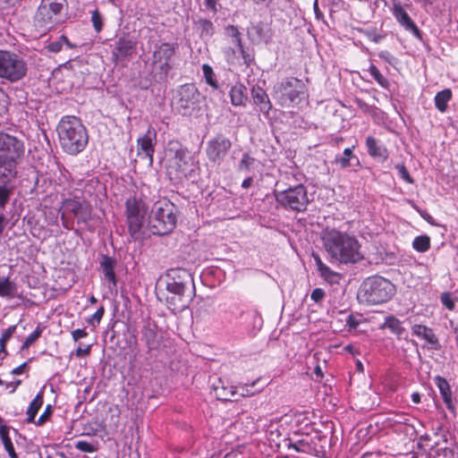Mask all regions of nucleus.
Masks as SVG:
<instances>
[{
    "instance_id": "nucleus-29",
    "label": "nucleus",
    "mask_w": 458,
    "mask_h": 458,
    "mask_svg": "<svg viewBox=\"0 0 458 458\" xmlns=\"http://www.w3.org/2000/svg\"><path fill=\"white\" fill-rule=\"evenodd\" d=\"M141 339L144 341L146 346L148 349V352L157 350L160 344V342L157 338L156 327L149 323L143 326L141 329Z\"/></svg>"
},
{
    "instance_id": "nucleus-7",
    "label": "nucleus",
    "mask_w": 458,
    "mask_h": 458,
    "mask_svg": "<svg viewBox=\"0 0 458 458\" xmlns=\"http://www.w3.org/2000/svg\"><path fill=\"white\" fill-rule=\"evenodd\" d=\"M324 437L313 425L306 424L284 439V445L298 453L313 454L318 453L319 443Z\"/></svg>"
},
{
    "instance_id": "nucleus-37",
    "label": "nucleus",
    "mask_w": 458,
    "mask_h": 458,
    "mask_svg": "<svg viewBox=\"0 0 458 458\" xmlns=\"http://www.w3.org/2000/svg\"><path fill=\"white\" fill-rule=\"evenodd\" d=\"M202 72L206 83L213 89H218L219 84L213 68L209 64H204L202 65Z\"/></svg>"
},
{
    "instance_id": "nucleus-2",
    "label": "nucleus",
    "mask_w": 458,
    "mask_h": 458,
    "mask_svg": "<svg viewBox=\"0 0 458 458\" xmlns=\"http://www.w3.org/2000/svg\"><path fill=\"white\" fill-rule=\"evenodd\" d=\"M166 277L167 308L174 313L181 312L188 308L195 295L191 276L185 269L176 268L169 270Z\"/></svg>"
},
{
    "instance_id": "nucleus-13",
    "label": "nucleus",
    "mask_w": 458,
    "mask_h": 458,
    "mask_svg": "<svg viewBox=\"0 0 458 458\" xmlns=\"http://www.w3.org/2000/svg\"><path fill=\"white\" fill-rule=\"evenodd\" d=\"M24 154V144L10 134L0 132V158L20 163Z\"/></svg>"
},
{
    "instance_id": "nucleus-59",
    "label": "nucleus",
    "mask_w": 458,
    "mask_h": 458,
    "mask_svg": "<svg viewBox=\"0 0 458 458\" xmlns=\"http://www.w3.org/2000/svg\"><path fill=\"white\" fill-rule=\"evenodd\" d=\"M90 348L91 346L90 345H88L87 347L85 348H82L81 346H79L77 349H76V356L77 357H84L88 354H89L90 352Z\"/></svg>"
},
{
    "instance_id": "nucleus-34",
    "label": "nucleus",
    "mask_w": 458,
    "mask_h": 458,
    "mask_svg": "<svg viewBox=\"0 0 458 458\" xmlns=\"http://www.w3.org/2000/svg\"><path fill=\"white\" fill-rule=\"evenodd\" d=\"M352 148L353 147L347 148L344 150L342 156L335 157V164L339 165L342 168H346L354 165V164H352V161H355V165H359V159L356 156L353 155Z\"/></svg>"
},
{
    "instance_id": "nucleus-52",
    "label": "nucleus",
    "mask_w": 458,
    "mask_h": 458,
    "mask_svg": "<svg viewBox=\"0 0 458 458\" xmlns=\"http://www.w3.org/2000/svg\"><path fill=\"white\" fill-rule=\"evenodd\" d=\"M3 444L9 456L11 458H17V454L15 453L14 446L13 445L11 438L4 439Z\"/></svg>"
},
{
    "instance_id": "nucleus-60",
    "label": "nucleus",
    "mask_w": 458,
    "mask_h": 458,
    "mask_svg": "<svg viewBox=\"0 0 458 458\" xmlns=\"http://www.w3.org/2000/svg\"><path fill=\"white\" fill-rule=\"evenodd\" d=\"M0 437L2 439V441H4V439H8L10 438L9 437V428L5 425H1L0 426Z\"/></svg>"
},
{
    "instance_id": "nucleus-5",
    "label": "nucleus",
    "mask_w": 458,
    "mask_h": 458,
    "mask_svg": "<svg viewBox=\"0 0 458 458\" xmlns=\"http://www.w3.org/2000/svg\"><path fill=\"white\" fill-rule=\"evenodd\" d=\"M177 223V208L166 199L154 203L148 216V228L153 234H167Z\"/></svg>"
},
{
    "instance_id": "nucleus-15",
    "label": "nucleus",
    "mask_w": 458,
    "mask_h": 458,
    "mask_svg": "<svg viewBox=\"0 0 458 458\" xmlns=\"http://www.w3.org/2000/svg\"><path fill=\"white\" fill-rule=\"evenodd\" d=\"M199 97V93L193 84L182 85L175 97L176 107L186 114L195 108Z\"/></svg>"
},
{
    "instance_id": "nucleus-36",
    "label": "nucleus",
    "mask_w": 458,
    "mask_h": 458,
    "mask_svg": "<svg viewBox=\"0 0 458 458\" xmlns=\"http://www.w3.org/2000/svg\"><path fill=\"white\" fill-rule=\"evenodd\" d=\"M452 98V91L449 89H445L438 93L435 97V106L440 112H445L447 108V103Z\"/></svg>"
},
{
    "instance_id": "nucleus-33",
    "label": "nucleus",
    "mask_w": 458,
    "mask_h": 458,
    "mask_svg": "<svg viewBox=\"0 0 458 458\" xmlns=\"http://www.w3.org/2000/svg\"><path fill=\"white\" fill-rule=\"evenodd\" d=\"M44 390H40L35 398L30 402L27 410V422L31 423L35 421L36 415L43 404Z\"/></svg>"
},
{
    "instance_id": "nucleus-48",
    "label": "nucleus",
    "mask_w": 458,
    "mask_h": 458,
    "mask_svg": "<svg viewBox=\"0 0 458 458\" xmlns=\"http://www.w3.org/2000/svg\"><path fill=\"white\" fill-rule=\"evenodd\" d=\"M75 447L84 453H94L97 451V447L84 440H80L75 443Z\"/></svg>"
},
{
    "instance_id": "nucleus-31",
    "label": "nucleus",
    "mask_w": 458,
    "mask_h": 458,
    "mask_svg": "<svg viewBox=\"0 0 458 458\" xmlns=\"http://www.w3.org/2000/svg\"><path fill=\"white\" fill-rule=\"evenodd\" d=\"M17 295V285L8 276H0V297L13 299Z\"/></svg>"
},
{
    "instance_id": "nucleus-26",
    "label": "nucleus",
    "mask_w": 458,
    "mask_h": 458,
    "mask_svg": "<svg viewBox=\"0 0 458 458\" xmlns=\"http://www.w3.org/2000/svg\"><path fill=\"white\" fill-rule=\"evenodd\" d=\"M412 335L426 341L431 348L437 350L439 348V342L430 327L424 325L416 324L411 327Z\"/></svg>"
},
{
    "instance_id": "nucleus-24",
    "label": "nucleus",
    "mask_w": 458,
    "mask_h": 458,
    "mask_svg": "<svg viewBox=\"0 0 458 458\" xmlns=\"http://www.w3.org/2000/svg\"><path fill=\"white\" fill-rule=\"evenodd\" d=\"M366 147L371 157L378 158L381 161H386L388 158L389 153L387 148L376 138L368 136L366 138Z\"/></svg>"
},
{
    "instance_id": "nucleus-46",
    "label": "nucleus",
    "mask_w": 458,
    "mask_h": 458,
    "mask_svg": "<svg viewBox=\"0 0 458 458\" xmlns=\"http://www.w3.org/2000/svg\"><path fill=\"white\" fill-rule=\"evenodd\" d=\"M104 307L101 306L91 317L87 318V323L92 327L98 325L104 316Z\"/></svg>"
},
{
    "instance_id": "nucleus-21",
    "label": "nucleus",
    "mask_w": 458,
    "mask_h": 458,
    "mask_svg": "<svg viewBox=\"0 0 458 458\" xmlns=\"http://www.w3.org/2000/svg\"><path fill=\"white\" fill-rule=\"evenodd\" d=\"M213 391L218 400L228 402L235 399V386L231 385L225 378H217L213 383Z\"/></svg>"
},
{
    "instance_id": "nucleus-6",
    "label": "nucleus",
    "mask_w": 458,
    "mask_h": 458,
    "mask_svg": "<svg viewBox=\"0 0 458 458\" xmlns=\"http://www.w3.org/2000/svg\"><path fill=\"white\" fill-rule=\"evenodd\" d=\"M394 292V285L389 280L382 276H371L360 285L358 299L360 302L376 305L389 301Z\"/></svg>"
},
{
    "instance_id": "nucleus-38",
    "label": "nucleus",
    "mask_w": 458,
    "mask_h": 458,
    "mask_svg": "<svg viewBox=\"0 0 458 458\" xmlns=\"http://www.w3.org/2000/svg\"><path fill=\"white\" fill-rule=\"evenodd\" d=\"M13 190L14 186L13 184H0V211L6 208Z\"/></svg>"
},
{
    "instance_id": "nucleus-30",
    "label": "nucleus",
    "mask_w": 458,
    "mask_h": 458,
    "mask_svg": "<svg viewBox=\"0 0 458 458\" xmlns=\"http://www.w3.org/2000/svg\"><path fill=\"white\" fill-rule=\"evenodd\" d=\"M381 329H388L392 334L395 335L398 338H402L405 332L402 322L393 315L385 318L384 323L380 326Z\"/></svg>"
},
{
    "instance_id": "nucleus-49",
    "label": "nucleus",
    "mask_w": 458,
    "mask_h": 458,
    "mask_svg": "<svg viewBox=\"0 0 458 458\" xmlns=\"http://www.w3.org/2000/svg\"><path fill=\"white\" fill-rule=\"evenodd\" d=\"M52 412H53L52 406L50 404H48L46 407L44 412L39 416L38 420L35 421V424L37 426H42L49 419V417L51 416Z\"/></svg>"
},
{
    "instance_id": "nucleus-62",
    "label": "nucleus",
    "mask_w": 458,
    "mask_h": 458,
    "mask_svg": "<svg viewBox=\"0 0 458 458\" xmlns=\"http://www.w3.org/2000/svg\"><path fill=\"white\" fill-rule=\"evenodd\" d=\"M58 40L61 42V44H62V45H64H64H66L69 48H74V47H77L76 45H74V44L71 43V42L69 41V39L67 38V37H66V36H64V35H62V36L58 38Z\"/></svg>"
},
{
    "instance_id": "nucleus-61",
    "label": "nucleus",
    "mask_w": 458,
    "mask_h": 458,
    "mask_svg": "<svg viewBox=\"0 0 458 458\" xmlns=\"http://www.w3.org/2000/svg\"><path fill=\"white\" fill-rule=\"evenodd\" d=\"M28 365V361L26 362H23L22 364H21L20 366L16 367L15 369H13L12 370V374L13 375H20V374H22L25 368L27 367Z\"/></svg>"
},
{
    "instance_id": "nucleus-51",
    "label": "nucleus",
    "mask_w": 458,
    "mask_h": 458,
    "mask_svg": "<svg viewBox=\"0 0 458 458\" xmlns=\"http://www.w3.org/2000/svg\"><path fill=\"white\" fill-rule=\"evenodd\" d=\"M16 327H17L15 325H13V326H10L8 328H6L2 333V335L0 337V342L7 343L11 339L13 335L15 333Z\"/></svg>"
},
{
    "instance_id": "nucleus-27",
    "label": "nucleus",
    "mask_w": 458,
    "mask_h": 458,
    "mask_svg": "<svg viewBox=\"0 0 458 458\" xmlns=\"http://www.w3.org/2000/svg\"><path fill=\"white\" fill-rule=\"evenodd\" d=\"M193 30L205 41L209 40L215 34V26L210 20L199 18L193 21Z\"/></svg>"
},
{
    "instance_id": "nucleus-41",
    "label": "nucleus",
    "mask_w": 458,
    "mask_h": 458,
    "mask_svg": "<svg viewBox=\"0 0 458 458\" xmlns=\"http://www.w3.org/2000/svg\"><path fill=\"white\" fill-rule=\"evenodd\" d=\"M257 381H253L251 384H243V385H239V386H235V398L237 396H242V397H245V396H252L254 395L256 393H259L260 390H257V391H253L252 388L254 387V386L256 385Z\"/></svg>"
},
{
    "instance_id": "nucleus-45",
    "label": "nucleus",
    "mask_w": 458,
    "mask_h": 458,
    "mask_svg": "<svg viewBox=\"0 0 458 458\" xmlns=\"http://www.w3.org/2000/svg\"><path fill=\"white\" fill-rule=\"evenodd\" d=\"M395 169L397 170L398 172V175L400 176V178H402L403 181H405L406 182L408 183H413V179L412 177L410 175L406 166L404 165V164H397L395 165Z\"/></svg>"
},
{
    "instance_id": "nucleus-17",
    "label": "nucleus",
    "mask_w": 458,
    "mask_h": 458,
    "mask_svg": "<svg viewBox=\"0 0 458 458\" xmlns=\"http://www.w3.org/2000/svg\"><path fill=\"white\" fill-rule=\"evenodd\" d=\"M157 135L155 128L149 126L147 131L137 140V154L141 158H146L149 166H152L154 161Z\"/></svg>"
},
{
    "instance_id": "nucleus-19",
    "label": "nucleus",
    "mask_w": 458,
    "mask_h": 458,
    "mask_svg": "<svg viewBox=\"0 0 458 458\" xmlns=\"http://www.w3.org/2000/svg\"><path fill=\"white\" fill-rule=\"evenodd\" d=\"M63 208L64 212L73 214L78 223H86L90 219L91 208L86 200L78 198L68 199L63 202Z\"/></svg>"
},
{
    "instance_id": "nucleus-47",
    "label": "nucleus",
    "mask_w": 458,
    "mask_h": 458,
    "mask_svg": "<svg viewBox=\"0 0 458 458\" xmlns=\"http://www.w3.org/2000/svg\"><path fill=\"white\" fill-rule=\"evenodd\" d=\"M91 21L93 24L94 29L97 32L101 31L103 28V20L100 13L98 10H94L91 13Z\"/></svg>"
},
{
    "instance_id": "nucleus-16",
    "label": "nucleus",
    "mask_w": 458,
    "mask_h": 458,
    "mask_svg": "<svg viewBox=\"0 0 458 458\" xmlns=\"http://www.w3.org/2000/svg\"><path fill=\"white\" fill-rule=\"evenodd\" d=\"M175 53V47L169 43H163L157 47L152 55V65L154 69L159 70L165 76L172 69L170 64Z\"/></svg>"
},
{
    "instance_id": "nucleus-8",
    "label": "nucleus",
    "mask_w": 458,
    "mask_h": 458,
    "mask_svg": "<svg viewBox=\"0 0 458 458\" xmlns=\"http://www.w3.org/2000/svg\"><path fill=\"white\" fill-rule=\"evenodd\" d=\"M274 92L278 103L284 107L298 106L308 98L306 85L294 77L285 78L275 85Z\"/></svg>"
},
{
    "instance_id": "nucleus-12",
    "label": "nucleus",
    "mask_w": 458,
    "mask_h": 458,
    "mask_svg": "<svg viewBox=\"0 0 458 458\" xmlns=\"http://www.w3.org/2000/svg\"><path fill=\"white\" fill-rule=\"evenodd\" d=\"M148 208L146 203L136 198H130L125 202V215L128 229L134 240L140 238V230L148 215Z\"/></svg>"
},
{
    "instance_id": "nucleus-44",
    "label": "nucleus",
    "mask_w": 458,
    "mask_h": 458,
    "mask_svg": "<svg viewBox=\"0 0 458 458\" xmlns=\"http://www.w3.org/2000/svg\"><path fill=\"white\" fill-rule=\"evenodd\" d=\"M226 34L232 38V42L238 47H242V39L240 37V32L236 27L233 25H229L225 28Z\"/></svg>"
},
{
    "instance_id": "nucleus-20",
    "label": "nucleus",
    "mask_w": 458,
    "mask_h": 458,
    "mask_svg": "<svg viewBox=\"0 0 458 458\" xmlns=\"http://www.w3.org/2000/svg\"><path fill=\"white\" fill-rule=\"evenodd\" d=\"M392 13L396 21L407 31H410L414 37L421 38V33L418 26L411 20L408 13L403 8L400 3H394L391 8Z\"/></svg>"
},
{
    "instance_id": "nucleus-64",
    "label": "nucleus",
    "mask_w": 458,
    "mask_h": 458,
    "mask_svg": "<svg viewBox=\"0 0 458 458\" xmlns=\"http://www.w3.org/2000/svg\"><path fill=\"white\" fill-rule=\"evenodd\" d=\"M429 440V437L428 435L421 436L419 439L418 445L420 448H426L427 445L425 442Z\"/></svg>"
},
{
    "instance_id": "nucleus-14",
    "label": "nucleus",
    "mask_w": 458,
    "mask_h": 458,
    "mask_svg": "<svg viewBox=\"0 0 458 458\" xmlns=\"http://www.w3.org/2000/svg\"><path fill=\"white\" fill-rule=\"evenodd\" d=\"M231 148V140L223 134H217L207 142L205 152L209 162L220 165Z\"/></svg>"
},
{
    "instance_id": "nucleus-18",
    "label": "nucleus",
    "mask_w": 458,
    "mask_h": 458,
    "mask_svg": "<svg viewBox=\"0 0 458 458\" xmlns=\"http://www.w3.org/2000/svg\"><path fill=\"white\" fill-rule=\"evenodd\" d=\"M137 43L129 37L119 38L112 50V60L116 64H124L136 53Z\"/></svg>"
},
{
    "instance_id": "nucleus-43",
    "label": "nucleus",
    "mask_w": 458,
    "mask_h": 458,
    "mask_svg": "<svg viewBox=\"0 0 458 458\" xmlns=\"http://www.w3.org/2000/svg\"><path fill=\"white\" fill-rule=\"evenodd\" d=\"M42 332L43 327L41 325H38L36 327V329L25 339L21 349L22 351L28 349L30 345H32L35 343V341H37L40 337Z\"/></svg>"
},
{
    "instance_id": "nucleus-63",
    "label": "nucleus",
    "mask_w": 458,
    "mask_h": 458,
    "mask_svg": "<svg viewBox=\"0 0 458 458\" xmlns=\"http://www.w3.org/2000/svg\"><path fill=\"white\" fill-rule=\"evenodd\" d=\"M346 324L350 328H356L359 323L352 316H349L346 320Z\"/></svg>"
},
{
    "instance_id": "nucleus-10",
    "label": "nucleus",
    "mask_w": 458,
    "mask_h": 458,
    "mask_svg": "<svg viewBox=\"0 0 458 458\" xmlns=\"http://www.w3.org/2000/svg\"><path fill=\"white\" fill-rule=\"evenodd\" d=\"M28 72L27 62L16 53L0 50V79L9 82L22 80Z\"/></svg>"
},
{
    "instance_id": "nucleus-22",
    "label": "nucleus",
    "mask_w": 458,
    "mask_h": 458,
    "mask_svg": "<svg viewBox=\"0 0 458 458\" xmlns=\"http://www.w3.org/2000/svg\"><path fill=\"white\" fill-rule=\"evenodd\" d=\"M116 261L108 256H103L100 260V268L104 275L103 279L108 282L109 289L113 290L116 288L117 280L114 273V267Z\"/></svg>"
},
{
    "instance_id": "nucleus-11",
    "label": "nucleus",
    "mask_w": 458,
    "mask_h": 458,
    "mask_svg": "<svg viewBox=\"0 0 458 458\" xmlns=\"http://www.w3.org/2000/svg\"><path fill=\"white\" fill-rule=\"evenodd\" d=\"M275 197L281 207L296 212L305 211L310 203L307 189L301 183L277 191L275 192Z\"/></svg>"
},
{
    "instance_id": "nucleus-40",
    "label": "nucleus",
    "mask_w": 458,
    "mask_h": 458,
    "mask_svg": "<svg viewBox=\"0 0 458 458\" xmlns=\"http://www.w3.org/2000/svg\"><path fill=\"white\" fill-rule=\"evenodd\" d=\"M412 247L418 252H425L430 248V238L428 235H420L414 238Z\"/></svg>"
},
{
    "instance_id": "nucleus-4",
    "label": "nucleus",
    "mask_w": 458,
    "mask_h": 458,
    "mask_svg": "<svg viewBox=\"0 0 458 458\" xmlns=\"http://www.w3.org/2000/svg\"><path fill=\"white\" fill-rule=\"evenodd\" d=\"M165 171L171 181H181L191 170L193 158L187 148L179 141L171 140L165 149Z\"/></svg>"
},
{
    "instance_id": "nucleus-25",
    "label": "nucleus",
    "mask_w": 458,
    "mask_h": 458,
    "mask_svg": "<svg viewBox=\"0 0 458 458\" xmlns=\"http://www.w3.org/2000/svg\"><path fill=\"white\" fill-rule=\"evenodd\" d=\"M251 97L253 103L259 107V111L267 117L272 108V104L266 91L260 87H253Z\"/></svg>"
},
{
    "instance_id": "nucleus-53",
    "label": "nucleus",
    "mask_w": 458,
    "mask_h": 458,
    "mask_svg": "<svg viewBox=\"0 0 458 458\" xmlns=\"http://www.w3.org/2000/svg\"><path fill=\"white\" fill-rule=\"evenodd\" d=\"M324 297L325 291L321 288H315L310 294L311 300H313L315 302L321 301L324 299Z\"/></svg>"
},
{
    "instance_id": "nucleus-55",
    "label": "nucleus",
    "mask_w": 458,
    "mask_h": 458,
    "mask_svg": "<svg viewBox=\"0 0 458 458\" xmlns=\"http://www.w3.org/2000/svg\"><path fill=\"white\" fill-rule=\"evenodd\" d=\"M62 47H63V45L61 44V42L59 40L51 42L47 46L48 51L52 52V53L60 52L62 50Z\"/></svg>"
},
{
    "instance_id": "nucleus-50",
    "label": "nucleus",
    "mask_w": 458,
    "mask_h": 458,
    "mask_svg": "<svg viewBox=\"0 0 458 458\" xmlns=\"http://www.w3.org/2000/svg\"><path fill=\"white\" fill-rule=\"evenodd\" d=\"M441 302L442 304L449 310H453L454 309V302L451 298V294L449 293H444L441 295Z\"/></svg>"
},
{
    "instance_id": "nucleus-23",
    "label": "nucleus",
    "mask_w": 458,
    "mask_h": 458,
    "mask_svg": "<svg viewBox=\"0 0 458 458\" xmlns=\"http://www.w3.org/2000/svg\"><path fill=\"white\" fill-rule=\"evenodd\" d=\"M19 163L0 158V184H13L18 174Z\"/></svg>"
},
{
    "instance_id": "nucleus-3",
    "label": "nucleus",
    "mask_w": 458,
    "mask_h": 458,
    "mask_svg": "<svg viewBox=\"0 0 458 458\" xmlns=\"http://www.w3.org/2000/svg\"><path fill=\"white\" fill-rule=\"evenodd\" d=\"M56 131L63 150L69 155L79 154L88 144L87 130L76 116L67 115L63 117L57 125Z\"/></svg>"
},
{
    "instance_id": "nucleus-39",
    "label": "nucleus",
    "mask_w": 458,
    "mask_h": 458,
    "mask_svg": "<svg viewBox=\"0 0 458 458\" xmlns=\"http://www.w3.org/2000/svg\"><path fill=\"white\" fill-rule=\"evenodd\" d=\"M257 163V159L251 157L250 153H244L238 164V170L240 172L249 173L254 169Z\"/></svg>"
},
{
    "instance_id": "nucleus-9",
    "label": "nucleus",
    "mask_w": 458,
    "mask_h": 458,
    "mask_svg": "<svg viewBox=\"0 0 458 458\" xmlns=\"http://www.w3.org/2000/svg\"><path fill=\"white\" fill-rule=\"evenodd\" d=\"M66 0H41L35 16V26L42 32L55 28L63 21Z\"/></svg>"
},
{
    "instance_id": "nucleus-54",
    "label": "nucleus",
    "mask_w": 458,
    "mask_h": 458,
    "mask_svg": "<svg viewBox=\"0 0 458 458\" xmlns=\"http://www.w3.org/2000/svg\"><path fill=\"white\" fill-rule=\"evenodd\" d=\"M72 337L73 341L77 342L81 338H84L88 336V332L85 329H75L72 331Z\"/></svg>"
},
{
    "instance_id": "nucleus-56",
    "label": "nucleus",
    "mask_w": 458,
    "mask_h": 458,
    "mask_svg": "<svg viewBox=\"0 0 458 458\" xmlns=\"http://www.w3.org/2000/svg\"><path fill=\"white\" fill-rule=\"evenodd\" d=\"M378 56L389 64H393L395 61V58L388 51H381Z\"/></svg>"
},
{
    "instance_id": "nucleus-58",
    "label": "nucleus",
    "mask_w": 458,
    "mask_h": 458,
    "mask_svg": "<svg viewBox=\"0 0 458 458\" xmlns=\"http://www.w3.org/2000/svg\"><path fill=\"white\" fill-rule=\"evenodd\" d=\"M217 2L218 0H204L206 7L215 13L217 12Z\"/></svg>"
},
{
    "instance_id": "nucleus-35",
    "label": "nucleus",
    "mask_w": 458,
    "mask_h": 458,
    "mask_svg": "<svg viewBox=\"0 0 458 458\" xmlns=\"http://www.w3.org/2000/svg\"><path fill=\"white\" fill-rule=\"evenodd\" d=\"M230 98L231 103L233 106H237L244 105L247 99L244 86L242 84H236L233 86L230 89Z\"/></svg>"
},
{
    "instance_id": "nucleus-1",
    "label": "nucleus",
    "mask_w": 458,
    "mask_h": 458,
    "mask_svg": "<svg viewBox=\"0 0 458 458\" xmlns=\"http://www.w3.org/2000/svg\"><path fill=\"white\" fill-rule=\"evenodd\" d=\"M322 242L328 255L340 263L354 264L363 259L360 242L346 232L326 229L322 233Z\"/></svg>"
},
{
    "instance_id": "nucleus-32",
    "label": "nucleus",
    "mask_w": 458,
    "mask_h": 458,
    "mask_svg": "<svg viewBox=\"0 0 458 458\" xmlns=\"http://www.w3.org/2000/svg\"><path fill=\"white\" fill-rule=\"evenodd\" d=\"M315 263L321 277L329 283H335L338 273L333 271L329 267L323 263L318 255H313Z\"/></svg>"
},
{
    "instance_id": "nucleus-57",
    "label": "nucleus",
    "mask_w": 458,
    "mask_h": 458,
    "mask_svg": "<svg viewBox=\"0 0 458 458\" xmlns=\"http://www.w3.org/2000/svg\"><path fill=\"white\" fill-rule=\"evenodd\" d=\"M238 48L242 55L244 64H246L247 65H250L254 60L253 56L250 54H248L245 52L242 45V47H238Z\"/></svg>"
},
{
    "instance_id": "nucleus-28",
    "label": "nucleus",
    "mask_w": 458,
    "mask_h": 458,
    "mask_svg": "<svg viewBox=\"0 0 458 458\" xmlns=\"http://www.w3.org/2000/svg\"><path fill=\"white\" fill-rule=\"evenodd\" d=\"M434 382L441 394V396L443 398L445 404L446 405V408L451 411H454L455 407L453 403L452 392L447 380L441 376H436L434 377Z\"/></svg>"
},
{
    "instance_id": "nucleus-42",
    "label": "nucleus",
    "mask_w": 458,
    "mask_h": 458,
    "mask_svg": "<svg viewBox=\"0 0 458 458\" xmlns=\"http://www.w3.org/2000/svg\"><path fill=\"white\" fill-rule=\"evenodd\" d=\"M369 72L374 78V80L384 89H388L389 81L386 78H385L379 70L374 65L371 64L369 67Z\"/></svg>"
}]
</instances>
